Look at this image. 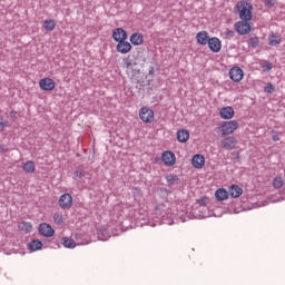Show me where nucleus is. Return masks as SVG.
Segmentation results:
<instances>
[{
  "instance_id": "obj_1",
  "label": "nucleus",
  "mask_w": 285,
  "mask_h": 285,
  "mask_svg": "<svg viewBox=\"0 0 285 285\" xmlns=\"http://www.w3.org/2000/svg\"><path fill=\"white\" fill-rule=\"evenodd\" d=\"M151 219L153 222L148 223L151 227L161 226V224H167L168 226H173V224H175V215H173L170 209L164 212L160 210L159 207L155 208L151 214Z\"/></svg>"
},
{
  "instance_id": "obj_2",
  "label": "nucleus",
  "mask_w": 285,
  "mask_h": 285,
  "mask_svg": "<svg viewBox=\"0 0 285 285\" xmlns=\"http://www.w3.org/2000/svg\"><path fill=\"white\" fill-rule=\"evenodd\" d=\"M237 128H239V122L237 120L224 121L219 126V130L222 132V137H226L228 135H233V132H235V130H237Z\"/></svg>"
},
{
  "instance_id": "obj_3",
  "label": "nucleus",
  "mask_w": 285,
  "mask_h": 285,
  "mask_svg": "<svg viewBox=\"0 0 285 285\" xmlns=\"http://www.w3.org/2000/svg\"><path fill=\"white\" fill-rule=\"evenodd\" d=\"M191 215L194 219H206V217H210V210L208 206H194Z\"/></svg>"
},
{
  "instance_id": "obj_4",
  "label": "nucleus",
  "mask_w": 285,
  "mask_h": 285,
  "mask_svg": "<svg viewBox=\"0 0 285 285\" xmlns=\"http://www.w3.org/2000/svg\"><path fill=\"white\" fill-rule=\"evenodd\" d=\"M237 9L242 21H250L253 19V11H250L253 7L250 4H237Z\"/></svg>"
},
{
  "instance_id": "obj_5",
  "label": "nucleus",
  "mask_w": 285,
  "mask_h": 285,
  "mask_svg": "<svg viewBox=\"0 0 285 285\" xmlns=\"http://www.w3.org/2000/svg\"><path fill=\"white\" fill-rule=\"evenodd\" d=\"M139 117L145 124H153L155 121V111L148 107H142L139 111Z\"/></svg>"
},
{
  "instance_id": "obj_6",
  "label": "nucleus",
  "mask_w": 285,
  "mask_h": 285,
  "mask_svg": "<svg viewBox=\"0 0 285 285\" xmlns=\"http://www.w3.org/2000/svg\"><path fill=\"white\" fill-rule=\"evenodd\" d=\"M229 79L235 81V83H239L244 79V70L239 67H233L229 70Z\"/></svg>"
},
{
  "instance_id": "obj_7",
  "label": "nucleus",
  "mask_w": 285,
  "mask_h": 285,
  "mask_svg": "<svg viewBox=\"0 0 285 285\" xmlns=\"http://www.w3.org/2000/svg\"><path fill=\"white\" fill-rule=\"evenodd\" d=\"M235 30L238 35H248L250 32V24L246 20L238 21L235 23Z\"/></svg>"
},
{
  "instance_id": "obj_8",
  "label": "nucleus",
  "mask_w": 285,
  "mask_h": 285,
  "mask_svg": "<svg viewBox=\"0 0 285 285\" xmlns=\"http://www.w3.org/2000/svg\"><path fill=\"white\" fill-rule=\"evenodd\" d=\"M116 50L117 52H120V55H128V52L132 50V45L126 40H120L117 43Z\"/></svg>"
},
{
  "instance_id": "obj_9",
  "label": "nucleus",
  "mask_w": 285,
  "mask_h": 285,
  "mask_svg": "<svg viewBox=\"0 0 285 285\" xmlns=\"http://www.w3.org/2000/svg\"><path fill=\"white\" fill-rule=\"evenodd\" d=\"M39 86L41 90L50 91V90H55L57 83L52 80V78H42L39 81Z\"/></svg>"
},
{
  "instance_id": "obj_10",
  "label": "nucleus",
  "mask_w": 285,
  "mask_h": 285,
  "mask_svg": "<svg viewBox=\"0 0 285 285\" xmlns=\"http://www.w3.org/2000/svg\"><path fill=\"white\" fill-rule=\"evenodd\" d=\"M220 144L223 148H225V150H235V148L237 147V139H235V137L233 136H229L223 139Z\"/></svg>"
},
{
  "instance_id": "obj_11",
  "label": "nucleus",
  "mask_w": 285,
  "mask_h": 285,
  "mask_svg": "<svg viewBox=\"0 0 285 285\" xmlns=\"http://www.w3.org/2000/svg\"><path fill=\"white\" fill-rule=\"evenodd\" d=\"M112 39L116 42L126 41V39H128V33L124 28H117L112 31Z\"/></svg>"
},
{
  "instance_id": "obj_12",
  "label": "nucleus",
  "mask_w": 285,
  "mask_h": 285,
  "mask_svg": "<svg viewBox=\"0 0 285 285\" xmlns=\"http://www.w3.org/2000/svg\"><path fill=\"white\" fill-rule=\"evenodd\" d=\"M60 208L68 209L72 206V196L70 194H62L59 198Z\"/></svg>"
},
{
  "instance_id": "obj_13",
  "label": "nucleus",
  "mask_w": 285,
  "mask_h": 285,
  "mask_svg": "<svg viewBox=\"0 0 285 285\" xmlns=\"http://www.w3.org/2000/svg\"><path fill=\"white\" fill-rule=\"evenodd\" d=\"M207 43L212 52H219L222 50V40L217 37L209 38Z\"/></svg>"
},
{
  "instance_id": "obj_14",
  "label": "nucleus",
  "mask_w": 285,
  "mask_h": 285,
  "mask_svg": "<svg viewBox=\"0 0 285 285\" xmlns=\"http://www.w3.org/2000/svg\"><path fill=\"white\" fill-rule=\"evenodd\" d=\"M39 233L43 237H52L55 235V229H52V226L47 223H42L39 225Z\"/></svg>"
},
{
  "instance_id": "obj_15",
  "label": "nucleus",
  "mask_w": 285,
  "mask_h": 285,
  "mask_svg": "<svg viewBox=\"0 0 285 285\" xmlns=\"http://www.w3.org/2000/svg\"><path fill=\"white\" fill-rule=\"evenodd\" d=\"M161 159L165 164V166H175L176 157L173 151H164Z\"/></svg>"
},
{
  "instance_id": "obj_16",
  "label": "nucleus",
  "mask_w": 285,
  "mask_h": 285,
  "mask_svg": "<svg viewBox=\"0 0 285 285\" xmlns=\"http://www.w3.org/2000/svg\"><path fill=\"white\" fill-rule=\"evenodd\" d=\"M206 164V158L199 154L194 155L191 158V166L194 168H197L198 170L204 168V165Z\"/></svg>"
},
{
  "instance_id": "obj_17",
  "label": "nucleus",
  "mask_w": 285,
  "mask_h": 285,
  "mask_svg": "<svg viewBox=\"0 0 285 285\" xmlns=\"http://www.w3.org/2000/svg\"><path fill=\"white\" fill-rule=\"evenodd\" d=\"M222 119H233L235 117V109L233 107H223L219 111Z\"/></svg>"
},
{
  "instance_id": "obj_18",
  "label": "nucleus",
  "mask_w": 285,
  "mask_h": 285,
  "mask_svg": "<svg viewBox=\"0 0 285 285\" xmlns=\"http://www.w3.org/2000/svg\"><path fill=\"white\" fill-rule=\"evenodd\" d=\"M243 194H244V189L239 187V185H232L229 187V195L234 199H237V197H242Z\"/></svg>"
},
{
  "instance_id": "obj_19",
  "label": "nucleus",
  "mask_w": 285,
  "mask_h": 285,
  "mask_svg": "<svg viewBox=\"0 0 285 285\" xmlns=\"http://www.w3.org/2000/svg\"><path fill=\"white\" fill-rule=\"evenodd\" d=\"M41 248H43V243H41V240L39 239H33L28 244V249L30 250V253L41 250Z\"/></svg>"
},
{
  "instance_id": "obj_20",
  "label": "nucleus",
  "mask_w": 285,
  "mask_h": 285,
  "mask_svg": "<svg viewBox=\"0 0 285 285\" xmlns=\"http://www.w3.org/2000/svg\"><path fill=\"white\" fill-rule=\"evenodd\" d=\"M177 139L180 144H186L190 139V132L186 129H180L177 131Z\"/></svg>"
},
{
  "instance_id": "obj_21",
  "label": "nucleus",
  "mask_w": 285,
  "mask_h": 285,
  "mask_svg": "<svg viewBox=\"0 0 285 285\" xmlns=\"http://www.w3.org/2000/svg\"><path fill=\"white\" fill-rule=\"evenodd\" d=\"M196 39L197 43H199L200 46H206L210 38L208 37V33L206 31H199L196 36Z\"/></svg>"
},
{
  "instance_id": "obj_22",
  "label": "nucleus",
  "mask_w": 285,
  "mask_h": 285,
  "mask_svg": "<svg viewBox=\"0 0 285 285\" xmlns=\"http://www.w3.org/2000/svg\"><path fill=\"white\" fill-rule=\"evenodd\" d=\"M129 40L132 46H141V43H144V35L137 32L132 33Z\"/></svg>"
},
{
  "instance_id": "obj_23",
  "label": "nucleus",
  "mask_w": 285,
  "mask_h": 285,
  "mask_svg": "<svg viewBox=\"0 0 285 285\" xmlns=\"http://www.w3.org/2000/svg\"><path fill=\"white\" fill-rule=\"evenodd\" d=\"M22 170L31 175L32 173H35V170H37V165H35V161L28 160L23 163Z\"/></svg>"
},
{
  "instance_id": "obj_24",
  "label": "nucleus",
  "mask_w": 285,
  "mask_h": 285,
  "mask_svg": "<svg viewBox=\"0 0 285 285\" xmlns=\"http://www.w3.org/2000/svg\"><path fill=\"white\" fill-rule=\"evenodd\" d=\"M215 197L218 202H224L228 199V191L224 188H219L216 190Z\"/></svg>"
},
{
  "instance_id": "obj_25",
  "label": "nucleus",
  "mask_w": 285,
  "mask_h": 285,
  "mask_svg": "<svg viewBox=\"0 0 285 285\" xmlns=\"http://www.w3.org/2000/svg\"><path fill=\"white\" fill-rule=\"evenodd\" d=\"M165 179L169 186H177L179 184V176L175 174H168Z\"/></svg>"
},
{
  "instance_id": "obj_26",
  "label": "nucleus",
  "mask_w": 285,
  "mask_h": 285,
  "mask_svg": "<svg viewBox=\"0 0 285 285\" xmlns=\"http://www.w3.org/2000/svg\"><path fill=\"white\" fill-rule=\"evenodd\" d=\"M268 43L269 46L277 47L279 43H282V37H279V35H271L268 37Z\"/></svg>"
},
{
  "instance_id": "obj_27",
  "label": "nucleus",
  "mask_w": 285,
  "mask_h": 285,
  "mask_svg": "<svg viewBox=\"0 0 285 285\" xmlns=\"http://www.w3.org/2000/svg\"><path fill=\"white\" fill-rule=\"evenodd\" d=\"M43 28L45 30H47V32H52V30L57 28V23L55 22V20H45Z\"/></svg>"
},
{
  "instance_id": "obj_28",
  "label": "nucleus",
  "mask_w": 285,
  "mask_h": 285,
  "mask_svg": "<svg viewBox=\"0 0 285 285\" xmlns=\"http://www.w3.org/2000/svg\"><path fill=\"white\" fill-rule=\"evenodd\" d=\"M19 228L22 230V233H32V224L28 222H21L19 224Z\"/></svg>"
},
{
  "instance_id": "obj_29",
  "label": "nucleus",
  "mask_w": 285,
  "mask_h": 285,
  "mask_svg": "<svg viewBox=\"0 0 285 285\" xmlns=\"http://www.w3.org/2000/svg\"><path fill=\"white\" fill-rule=\"evenodd\" d=\"M62 246H65V248H76L77 243H75L72 238L65 237L62 239Z\"/></svg>"
},
{
  "instance_id": "obj_30",
  "label": "nucleus",
  "mask_w": 285,
  "mask_h": 285,
  "mask_svg": "<svg viewBox=\"0 0 285 285\" xmlns=\"http://www.w3.org/2000/svg\"><path fill=\"white\" fill-rule=\"evenodd\" d=\"M110 237V235L108 234V230L106 229H99L98 230V239L100 242H108V238Z\"/></svg>"
},
{
  "instance_id": "obj_31",
  "label": "nucleus",
  "mask_w": 285,
  "mask_h": 285,
  "mask_svg": "<svg viewBox=\"0 0 285 285\" xmlns=\"http://www.w3.org/2000/svg\"><path fill=\"white\" fill-rule=\"evenodd\" d=\"M261 68L263 72H271L273 70V63L268 60H265L262 65Z\"/></svg>"
},
{
  "instance_id": "obj_32",
  "label": "nucleus",
  "mask_w": 285,
  "mask_h": 285,
  "mask_svg": "<svg viewBox=\"0 0 285 285\" xmlns=\"http://www.w3.org/2000/svg\"><path fill=\"white\" fill-rule=\"evenodd\" d=\"M273 186H274V188H282V186H284V179L279 176H276L273 179Z\"/></svg>"
},
{
  "instance_id": "obj_33",
  "label": "nucleus",
  "mask_w": 285,
  "mask_h": 285,
  "mask_svg": "<svg viewBox=\"0 0 285 285\" xmlns=\"http://www.w3.org/2000/svg\"><path fill=\"white\" fill-rule=\"evenodd\" d=\"M248 46L249 48H257V46H259V38L257 37L249 38Z\"/></svg>"
},
{
  "instance_id": "obj_34",
  "label": "nucleus",
  "mask_w": 285,
  "mask_h": 285,
  "mask_svg": "<svg viewBox=\"0 0 285 285\" xmlns=\"http://www.w3.org/2000/svg\"><path fill=\"white\" fill-rule=\"evenodd\" d=\"M75 177H78V179H83V177L87 175L86 170L81 168H77L73 173Z\"/></svg>"
},
{
  "instance_id": "obj_35",
  "label": "nucleus",
  "mask_w": 285,
  "mask_h": 285,
  "mask_svg": "<svg viewBox=\"0 0 285 285\" xmlns=\"http://www.w3.org/2000/svg\"><path fill=\"white\" fill-rule=\"evenodd\" d=\"M208 202H210L208 197H202L194 206H208Z\"/></svg>"
},
{
  "instance_id": "obj_36",
  "label": "nucleus",
  "mask_w": 285,
  "mask_h": 285,
  "mask_svg": "<svg viewBox=\"0 0 285 285\" xmlns=\"http://www.w3.org/2000/svg\"><path fill=\"white\" fill-rule=\"evenodd\" d=\"M264 90H265V92H267V95H273V92H275V86H273V83L268 82L264 87Z\"/></svg>"
},
{
  "instance_id": "obj_37",
  "label": "nucleus",
  "mask_w": 285,
  "mask_h": 285,
  "mask_svg": "<svg viewBox=\"0 0 285 285\" xmlns=\"http://www.w3.org/2000/svg\"><path fill=\"white\" fill-rule=\"evenodd\" d=\"M53 222L55 224H58V226L63 224V216H61V214H55Z\"/></svg>"
},
{
  "instance_id": "obj_38",
  "label": "nucleus",
  "mask_w": 285,
  "mask_h": 285,
  "mask_svg": "<svg viewBox=\"0 0 285 285\" xmlns=\"http://www.w3.org/2000/svg\"><path fill=\"white\" fill-rule=\"evenodd\" d=\"M124 68H126L127 70L132 68V60L125 58L124 59Z\"/></svg>"
},
{
  "instance_id": "obj_39",
  "label": "nucleus",
  "mask_w": 285,
  "mask_h": 285,
  "mask_svg": "<svg viewBox=\"0 0 285 285\" xmlns=\"http://www.w3.org/2000/svg\"><path fill=\"white\" fill-rule=\"evenodd\" d=\"M266 8H273L275 3H277V0H264Z\"/></svg>"
},
{
  "instance_id": "obj_40",
  "label": "nucleus",
  "mask_w": 285,
  "mask_h": 285,
  "mask_svg": "<svg viewBox=\"0 0 285 285\" xmlns=\"http://www.w3.org/2000/svg\"><path fill=\"white\" fill-rule=\"evenodd\" d=\"M225 35H226L227 39H233V37H235V31L227 29L225 31Z\"/></svg>"
},
{
  "instance_id": "obj_41",
  "label": "nucleus",
  "mask_w": 285,
  "mask_h": 285,
  "mask_svg": "<svg viewBox=\"0 0 285 285\" xmlns=\"http://www.w3.org/2000/svg\"><path fill=\"white\" fill-rule=\"evenodd\" d=\"M6 126H8V121L0 117V130L3 131Z\"/></svg>"
},
{
  "instance_id": "obj_42",
  "label": "nucleus",
  "mask_w": 285,
  "mask_h": 285,
  "mask_svg": "<svg viewBox=\"0 0 285 285\" xmlns=\"http://www.w3.org/2000/svg\"><path fill=\"white\" fill-rule=\"evenodd\" d=\"M272 139L273 141H279V135L277 134V131L272 130Z\"/></svg>"
},
{
  "instance_id": "obj_43",
  "label": "nucleus",
  "mask_w": 285,
  "mask_h": 285,
  "mask_svg": "<svg viewBox=\"0 0 285 285\" xmlns=\"http://www.w3.org/2000/svg\"><path fill=\"white\" fill-rule=\"evenodd\" d=\"M8 150H10V149L8 148V146H6V145H0V153H8Z\"/></svg>"
},
{
  "instance_id": "obj_44",
  "label": "nucleus",
  "mask_w": 285,
  "mask_h": 285,
  "mask_svg": "<svg viewBox=\"0 0 285 285\" xmlns=\"http://www.w3.org/2000/svg\"><path fill=\"white\" fill-rule=\"evenodd\" d=\"M10 117H11L12 119H16V117H17V111H16V110H12V111L10 112Z\"/></svg>"
},
{
  "instance_id": "obj_45",
  "label": "nucleus",
  "mask_w": 285,
  "mask_h": 285,
  "mask_svg": "<svg viewBox=\"0 0 285 285\" xmlns=\"http://www.w3.org/2000/svg\"><path fill=\"white\" fill-rule=\"evenodd\" d=\"M284 200H285V196H283L279 199H277V202H284Z\"/></svg>"
},
{
  "instance_id": "obj_46",
  "label": "nucleus",
  "mask_w": 285,
  "mask_h": 285,
  "mask_svg": "<svg viewBox=\"0 0 285 285\" xmlns=\"http://www.w3.org/2000/svg\"><path fill=\"white\" fill-rule=\"evenodd\" d=\"M154 68L151 67V70L149 72H153Z\"/></svg>"
}]
</instances>
